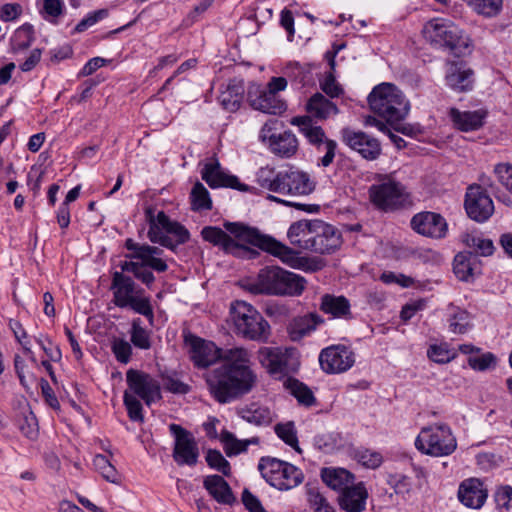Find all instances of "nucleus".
<instances>
[{"label":"nucleus","mask_w":512,"mask_h":512,"mask_svg":"<svg viewBox=\"0 0 512 512\" xmlns=\"http://www.w3.org/2000/svg\"><path fill=\"white\" fill-rule=\"evenodd\" d=\"M223 226L226 231L216 226H205L201 230V236L205 241L220 247L227 254L241 258H253L257 252L241 244L247 243L277 257L292 269L312 273L323 267L320 259L300 256L299 252L269 235L261 234L256 228L240 222H225Z\"/></svg>","instance_id":"f257e3e1"},{"label":"nucleus","mask_w":512,"mask_h":512,"mask_svg":"<svg viewBox=\"0 0 512 512\" xmlns=\"http://www.w3.org/2000/svg\"><path fill=\"white\" fill-rule=\"evenodd\" d=\"M223 360L224 363L207 378L209 390L219 403H227L249 393L257 381L250 367V353L247 349H228L223 354Z\"/></svg>","instance_id":"f03ea898"},{"label":"nucleus","mask_w":512,"mask_h":512,"mask_svg":"<svg viewBox=\"0 0 512 512\" xmlns=\"http://www.w3.org/2000/svg\"><path fill=\"white\" fill-rule=\"evenodd\" d=\"M422 34L431 46L447 51L455 57L471 55L474 50L470 35L448 19L433 18L427 21Z\"/></svg>","instance_id":"7ed1b4c3"},{"label":"nucleus","mask_w":512,"mask_h":512,"mask_svg":"<svg viewBox=\"0 0 512 512\" xmlns=\"http://www.w3.org/2000/svg\"><path fill=\"white\" fill-rule=\"evenodd\" d=\"M125 247L130 251L125 255L130 261L121 262L119 264L121 270L132 273L136 279L147 287H150L155 281V276L151 270L158 273L167 271L168 265L161 257L162 249L148 244L136 243L131 238L126 239Z\"/></svg>","instance_id":"20e7f679"},{"label":"nucleus","mask_w":512,"mask_h":512,"mask_svg":"<svg viewBox=\"0 0 512 512\" xmlns=\"http://www.w3.org/2000/svg\"><path fill=\"white\" fill-rule=\"evenodd\" d=\"M307 285L304 277L279 266L262 268L254 282L248 285L253 294L300 296Z\"/></svg>","instance_id":"39448f33"},{"label":"nucleus","mask_w":512,"mask_h":512,"mask_svg":"<svg viewBox=\"0 0 512 512\" xmlns=\"http://www.w3.org/2000/svg\"><path fill=\"white\" fill-rule=\"evenodd\" d=\"M256 181L263 189L283 195H309L315 189L306 172L293 168L276 171L273 167H262L256 174Z\"/></svg>","instance_id":"423d86ee"},{"label":"nucleus","mask_w":512,"mask_h":512,"mask_svg":"<svg viewBox=\"0 0 512 512\" xmlns=\"http://www.w3.org/2000/svg\"><path fill=\"white\" fill-rule=\"evenodd\" d=\"M229 316L237 336L259 343L268 342L271 326L253 305L235 300L230 304Z\"/></svg>","instance_id":"0eeeda50"},{"label":"nucleus","mask_w":512,"mask_h":512,"mask_svg":"<svg viewBox=\"0 0 512 512\" xmlns=\"http://www.w3.org/2000/svg\"><path fill=\"white\" fill-rule=\"evenodd\" d=\"M368 103L371 110L390 125L401 122L410 109L404 94L390 83L376 86L369 94Z\"/></svg>","instance_id":"6e6552de"},{"label":"nucleus","mask_w":512,"mask_h":512,"mask_svg":"<svg viewBox=\"0 0 512 512\" xmlns=\"http://www.w3.org/2000/svg\"><path fill=\"white\" fill-rule=\"evenodd\" d=\"M111 290L115 306L129 307L136 313L147 317L150 323L153 322L154 313L149 297L145 295L144 289L137 286L134 280L125 275L122 270L112 274Z\"/></svg>","instance_id":"1a4fd4ad"},{"label":"nucleus","mask_w":512,"mask_h":512,"mask_svg":"<svg viewBox=\"0 0 512 512\" xmlns=\"http://www.w3.org/2000/svg\"><path fill=\"white\" fill-rule=\"evenodd\" d=\"M284 77H272L265 88L259 85L249 87L247 100L250 106L260 112L279 115L286 111V102L280 97L279 92L287 87Z\"/></svg>","instance_id":"9d476101"},{"label":"nucleus","mask_w":512,"mask_h":512,"mask_svg":"<svg viewBox=\"0 0 512 512\" xmlns=\"http://www.w3.org/2000/svg\"><path fill=\"white\" fill-rule=\"evenodd\" d=\"M371 202L380 210L395 211L410 204V194L406 187L391 175L379 178L378 182L369 188Z\"/></svg>","instance_id":"9b49d317"},{"label":"nucleus","mask_w":512,"mask_h":512,"mask_svg":"<svg viewBox=\"0 0 512 512\" xmlns=\"http://www.w3.org/2000/svg\"><path fill=\"white\" fill-rule=\"evenodd\" d=\"M415 446L424 454L442 457L456 450L457 441L448 425L439 424L423 428L415 440Z\"/></svg>","instance_id":"f8f14e48"},{"label":"nucleus","mask_w":512,"mask_h":512,"mask_svg":"<svg viewBox=\"0 0 512 512\" xmlns=\"http://www.w3.org/2000/svg\"><path fill=\"white\" fill-rule=\"evenodd\" d=\"M258 469L267 483L279 490L292 489L302 483L304 478L299 468L277 458H261Z\"/></svg>","instance_id":"ddd939ff"},{"label":"nucleus","mask_w":512,"mask_h":512,"mask_svg":"<svg viewBox=\"0 0 512 512\" xmlns=\"http://www.w3.org/2000/svg\"><path fill=\"white\" fill-rule=\"evenodd\" d=\"M292 125L299 128L300 133L307 139V141L320 149L324 146L325 155L320 159L319 164L323 167H328L334 160L337 143L328 139L322 127L314 124L310 116H296L291 119Z\"/></svg>","instance_id":"4468645a"},{"label":"nucleus","mask_w":512,"mask_h":512,"mask_svg":"<svg viewBox=\"0 0 512 512\" xmlns=\"http://www.w3.org/2000/svg\"><path fill=\"white\" fill-rule=\"evenodd\" d=\"M126 391L144 401L147 406L161 399V387L159 381L141 370L129 369L126 372Z\"/></svg>","instance_id":"2eb2a0df"},{"label":"nucleus","mask_w":512,"mask_h":512,"mask_svg":"<svg viewBox=\"0 0 512 512\" xmlns=\"http://www.w3.org/2000/svg\"><path fill=\"white\" fill-rule=\"evenodd\" d=\"M174 436L173 459L179 466H195L199 459V448L193 434L178 424H170Z\"/></svg>","instance_id":"dca6fc26"},{"label":"nucleus","mask_w":512,"mask_h":512,"mask_svg":"<svg viewBox=\"0 0 512 512\" xmlns=\"http://www.w3.org/2000/svg\"><path fill=\"white\" fill-rule=\"evenodd\" d=\"M464 208L468 217L477 223L488 221L495 210L493 200L486 189L476 183L467 187Z\"/></svg>","instance_id":"f3484780"},{"label":"nucleus","mask_w":512,"mask_h":512,"mask_svg":"<svg viewBox=\"0 0 512 512\" xmlns=\"http://www.w3.org/2000/svg\"><path fill=\"white\" fill-rule=\"evenodd\" d=\"M275 122H267L262 126L259 139L268 146L273 154L281 158H290L298 150V140L291 131H284L279 134L274 133L273 124Z\"/></svg>","instance_id":"a211bd4d"},{"label":"nucleus","mask_w":512,"mask_h":512,"mask_svg":"<svg viewBox=\"0 0 512 512\" xmlns=\"http://www.w3.org/2000/svg\"><path fill=\"white\" fill-rule=\"evenodd\" d=\"M355 363L354 352L344 345H332L321 350L319 364L326 374L348 371Z\"/></svg>","instance_id":"6ab92c4d"},{"label":"nucleus","mask_w":512,"mask_h":512,"mask_svg":"<svg viewBox=\"0 0 512 512\" xmlns=\"http://www.w3.org/2000/svg\"><path fill=\"white\" fill-rule=\"evenodd\" d=\"M312 234L311 252L317 254H332L336 252L342 245L341 232L331 224L322 220H314Z\"/></svg>","instance_id":"aec40b11"},{"label":"nucleus","mask_w":512,"mask_h":512,"mask_svg":"<svg viewBox=\"0 0 512 512\" xmlns=\"http://www.w3.org/2000/svg\"><path fill=\"white\" fill-rule=\"evenodd\" d=\"M410 226L417 234L431 239H443L448 233L446 219L441 214L432 211L415 214L411 218Z\"/></svg>","instance_id":"412c9836"},{"label":"nucleus","mask_w":512,"mask_h":512,"mask_svg":"<svg viewBox=\"0 0 512 512\" xmlns=\"http://www.w3.org/2000/svg\"><path fill=\"white\" fill-rule=\"evenodd\" d=\"M341 138L350 149L357 151L366 160H375L381 154L380 142L365 132L343 128Z\"/></svg>","instance_id":"4be33fe9"},{"label":"nucleus","mask_w":512,"mask_h":512,"mask_svg":"<svg viewBox=\"0 0 512 512\" xmlns=\"http://www.w3.org/2000/svg\"><path fill=\"white\" fill-rule=\"evenodd\" d=\"M185 341L190 346V357L198 368H207L218 359H223V354L213 342L205 341L194 335L186 336Z\"/></svg>","instance_id":"5701e85b"},{"label":"nucleus","mask_w":512,"mask_h":512,"mask_svg":"<svg viewBox=\"0 0 512 512\" xmlns=\"http://www.w3.org/2000/svg\"><path fill=\"white\" fill-rule=\"evenodd\" d=\"M457 498L467 508L480 509L488 498V490L480 479L468 478L459 484Z\"/></svg>","instance_id":"b1692460"},{"label":"nucleus","mask_w":512,"mask_h":512,"mask_svg":"<svg viewBox=\"0 0 512 512\" xmlns=\"http://www.w3.org/2000/svg\"><path fill=\"white\" fill-rule=\"evenodd\" d=\"M201 176L211 188L228 187L239 191L250 190L236 176L225 173L217 161L205 164Z\"/></svg>","instance_id":"393cba45"},{"label":"nucleus","mask_w":512,"mask_h":512,"mask_svg":"<svg viewBox=\"0 0 512 512\" xmlns=\"http://www.w3.org/2000/svg\"><path fill=\"white\" fill-rule=\"evenodd\" d=\"M474 72L467 65L460 61H449L446 67L445 81L453 90L466 92L473 88Z\"/></svg>","instance_id":"a878e982"},{"label":"nucleus","mask_w":512,"mask_h":512,"mask_svg":"<svg viewBox=\"0 0 512 512\" xmlns=\"http://www.w3.org/2000/svg\"><path fill=\"white\" fill-rule=\"evenodd\" d=\"M368 492L362 482L344 489L339 497V506L345 512H363L366 507Z\"/></svg>","instance_id":"bb28decb"},{"label":"nucleus","mask_w":512,"mask_h":512,"mask_svg":"<svg viewBox=\"0 0 512 512\" xmlns=\"http://www.w3.org/2000/svg\"><path fill=\"white\" fill-rule=\"evenodd\" d=\"M487 115L488 112L485 109L460 111L457 108H451L449 111L453 125L462 132L476 131L483 127Z\"/></svg>","instance_id":"cd10ccee"},{"label":"nucleus","mask_w":512,"mask_h":512,"mask_svg":"<svg viewBox=\"0 0 512 512\" xmlns=\"http://www.w3.org/2000/svg\"><path fill=\"white\" fill-rule=\"evenodd\" d=\"M324 323V319L317 313H308L293 318L287 326L290 339L294 342L310 335L316 328Z\"/></svg>","instance_id":"c85d7f7f"},{"label":"nucleus","mask_w":512,"mask_h":512,"mask_svg":"<svg viewBox=\"0 0 512 512\" xmlns=\"http://www.w3.org/2000/svg\"><path fill=\"white\" fill-rule=\"evenodd\" d=\"M319 309L323 313L330 315L332 318L343 319L346 321L353 319L350 301L342 295H322Z\"/></svg>","instance_id":"c756f323"},{"label":"nucleus","mask_w":512,"mask_h":512,"mask_svg":"<svg viewBox=\"0 0 512 512\" xmlns=\"http://www.w3.org/2000/svg\"><path fill=\"white\" fill-rule=\"evenodd\" d=\"M203 486L209 495L220 504L232 505L236 501L228 482L220 475L206 476Z\"/></svg>","instance_id":"7c9ffc66"},{"label":"nucleus","mask_w":512,"mask_h":512,"mask_svg":"<svg viewBox=\"0 0 512 512\" xmlns=\"http://www.w3.org/2000/svg\"><path fill=\"white\" fill-rule=\"evenodd\" d=\"M314 220H300L291 224L287 231L290 244L311 252Z\"/></svg>","instance_id":"2f4dec72"},{"label":"nucleus","mask_w":512,"mask_h":512,"mask_svg":"<svg viewBox=\"0 0 512 512\" xmlns=\"http://www.w3.org/2000/svg\"><path fill=\"white\" fill-rule=\"evenodd\" d=\"M258 360L271 375L283 374L287 369V356L280 348H260L258 351Z\"/></svg>","instance_id":"473e14b6"},{"label":"nucleus","mask_w":512,"mask_h":512,"mask_svg":"<svg viewBox=\"0 0 512 512\" xmlns=\"http://www.w3.org/2000/svg\"><path fill=\"white\" fill-rule=\"evenodd\" d=\"M306 112L308 113L307 116H310L312 120H325L331 115H336L338 108L332 101L317 92L307 101Z\"/></svg>","instance_id":"72a5a7b5"},{"label":"nucleus","mask_w":512,"mask_h":512,"mask_svg":"<svg viewBox=\"0 0 512 512\" xmlns=\"http://www.w3.org/2000/svg\"><path fill=\"white\" fill-rule=\"evenodd\" d=\"M322 481L331 489L342 492L354 482V475L344 468H323Z\"/></svg>","instance_id":"f704fd0d"},{"label":"nucleus","mask_w":512,"mask_h":512,"mask_svg":"<svg viewBox=\"0 0 512 512\" xmlns=\"http://www.w3.org/2000/svg\"><path fill=\"white\" fill-rule=\"evenodd\" d=\"M238 415L256 426H268L273 421V413L268 407L252 403L238 411Z\"/></svg>","instance_id":"c9c22d12"},{"label":"nucleus","mask_w":512,"mask_h":512,"mask_svg":"<svg viewBox=\"0 0 512 512\" xmlns=\"http://www.w3.org/2000/svg\"><path fill=\"white\" fill-rule=\"evenodd\" d=\"M284 386L297 399L300 405L311 407L316 404V398L312 390L298 379L288 378L284 382Z\"/></svg>","instance_id":"e433bc0d"},{"label":"nucleus","mask_w":512,"mask_h":512,"mask_svg":"<svg viewBox=\"0 0 512 512\" xmlns=\"http://www.w3.org/2000/svg\"><path fill=\"white\" fill-rule=\"evenodd\" d=\"M243 93L244 90L242 86L229 84L226 89L220 93L218 101L225 110L235 112L240 108Z\"/></svg>","instance_id":"4c0bfd02"},{"label":"nucleus","mask_w":512,"mask_h":512,"mask_svg":"<svg viewBox=\"0 0 512 512\" xmlns=\"http://www.w3.org/2000/svg\"><path fill=\"white\" fill-rule=\"evenodd\" d=\"M221 441L224 444L227 456L231 457L245 452L250 444H258L259 438L253 437L251 439L238 440L231 432L223 431L221 433Z\"/></svg>","instance_id":"58836bf2"},{"label":"nucleus","mask_w":512,"mask_h":512,"mask_svg":"<svg viewBox=\"0 0 512 512\" xmlns=\"http://www.w3.org/2000/svg\"><path fill=\"white\" fill-rule=\"evenodd\" d=\"M464 244L472 250V254L480 256H491L494 253L495 247L493 241L488 238H483L479 235L465 234L463 236Z\"/></svg>","instance_id":"ea45409f"},{"label":"nucleus","mask_w":512,"mask_h":512,"mask_svg":"<svg viewBox=\"0 0 512 512\" xmlns=\"http://www.w3.org/2000/svg\"><path fill=\"white\" fill-rule=\"evenodd\" d=\"M449 331L454 334H464L471 327V315L466 310L453 308L448 318Z\"/></svg>","instance_id":"a19ab883"},{"label":"nucleus","mask_w":512,"mask_h":512,"mask_svg":"<svg viewBox=\"0 0 512 512\" xmlns=\"http://www.w3.org/2000/svg\"><path fill=\"white\" fill-rule=\"evenodd\" d=\"M472 260H475L472 253H458L453 262V271L461 281H469L474 276Z\"/></svg>","instance_id":"79ce46f5"},{"label":"nucleus","mask_w":512,"mask_h":512,"mask_svg":"<svg viewBox=\"0 0 512 512\" xmlns=\"http://www.w3.org/2000/svg\"><path fill=\"white\" fill-rule=\"evenodd\" d=\"M458 351L451 348L447 343L431 345L427 350L428 358L438 364H446L454 360Z\"/></svg>","instance_id":"37998d69"},{"label":"nucleus","mask_w":512,"mask_h":512,"mask_svg":"<svg viewBox=\"0 0 512 512\" xmlns=\"http://www.w3.org/2000/svg\"><path fill=\"white\" fill-rule=\"evenodd\" d=\"M476 13L493 17L500 13L503 0H463Z\"/></svg>","instance_id":"c03bdc74"},{"label":"nucleus","mask_w":512,"mask_h":512,"mask_svg":"<svg viewBox=\"0 0 512 512\" xmlns=\"http://www.w3.org/2000/svg\"><path fill=\"white\" fill-rule=\"evenodd\" d=\"M191 207L195 211L210 210L212 208V201L208 190L201 182H196L192 188L191 194Z\"/></svg>","instance_id":"a18cd8bd"},{"label":"nucleus","mask_w":512,"mask_h":512,"mask_svg":"<svg viewBox=\"0 0 512 512\" xmlns=\"http://www.w3.org/2000/svg\"><path fill=\"white\" fill-rule=\"evenodd\" d=\"M17 425L22 434L29 438L35 439L38 435L37 419L33 412L27 408L24 409L17 419Z\"/></svg>","instance_id":"49530a36"},{"label":"nucleus","mask_w":512,"mask_h":512,"mask_svg":"<svg viewBox=\"0 0 512 512\" xmlns=\"http://www.w3.org/2000/svg\"><path fill=\"white\" fill-rule=\"evenodd\" d=\"M34 41L33 27L29 24H24L19 27L12 38V47L15 51L27 49Z\"/></svg>","instance_id":"de8ad7c7"},{"label":"nucleus","mask_w":512,"mask_h":512,"mask_svg":"<svg viewBox=\"0 0 512 512\" xmlns=\"http://www.w3.org/2000/svg\"><path fill=\"white\" fill-rule=\"evenodd\" d=\"M43 5L40 13L42 17L51 23H57L65 10L64 0H42Z\"/></svg>","instance_id":"09e8293b"},{"label":"nucleus","mask_w":512,"mask_h":512,"mask_svg":"<svg viewBox=\"0 0 512 512\" xmlns=\"http://www.w3.org/2000/svg\"><path fill=\"white\" fill-rule=\"evenodd\" d=\"M93 465L105 480L111 483L119 482L117 470L104 455H96L93 459Z\"/></svg>","instance_id":"8fccbe9b"},{"label":"nucleus","mask_w":512,"mask_h":512,"mask_svg":"<svg viewBox=\"0 0 512 512\" xmlns=\"http://www.w3.org/2000/svg\"><path fill=\"white\" fill-rule=\"evenodd\" d=\"M131 342L139 349L147 350L151 347L150 335L141 326V320L139 318L132 322Z\"/></svg>","instance_id":"3c124183"},{"label":"nucleus","mask_w":512,"mask_h":512,"mask_svg":"<svg viewBox=\"0 0 512 512\" xmlns=\"http://www.w3.org/2000/svg\"><path fill=\"white\" fill-rule=\"evenodd\" d=\"M123 402L130 420L142 423L144 421L143 408L138 398L130 392L125 391L123 395Z\"/></svg>","instance_id":"603ef678"},{"label":"nucleus","mask_w":512,"mask_h":512,"mask_svg":"<svg viewBox=\"0 0 512 512\" xmlns=\"http://www.w3.org/2000/svg\"><path fill=\"white\" fill-rule=\"evenodd\" d=\"M206 462L210 468L221 472L224 476H229L231 474L230 463L218 450H208L206 454Z\"/></svg>","instance_id":"864d4df0"},{"label":"nucleus","mask_w":512,"mask_h":512,"mask_svg":"<svg viewBox=\"0 0 512 512\" xmlns=\"http://www.w3.org/2000/svg\"><path fill=\"white\" fill-rule=\"evenodd\" d=\"M355 459L364 467L369 469L378 468L382 462L383 457L379 452L369 449H359L355 452Z\"/></svg>","instance_id":"5fc2aeb1"},{"label":"nucleus","mask_w":512,"mask_h":512,"mask_svg":"<svg viewBox=\"0 0 512 512\" xmlns=\"http://www.w3.org/2000/svg\"><path fill=\"white\" fill-rule=\"evenodd\" d=\"M308 503L314 512H336L333 505L318 490H309Z\"/></svg>","instance_id":"6e6d98bb"},{"label":"nucleus","mask_w":512,"mask_h":512,"mask_svg":"<svg viewBox=\"0 0 512 512\" xmlns=\"http://www.w3.org/2000/svg\"><path fill=\"white\" fill-rule=\"evenodd\" d=\"M111 349L117 361L127 364L131 359L132 347L129 342L121 338L112 341Z\"/></svg>","instance_id":"4d7b16f0"},{"label":"nucleus","mask_w":512,"mask_h":512,"mask_svg":"<svg viewBox=\"0 0 512 512\" xmlns=\"http://www.w3.org/2000/svg\"><path fill=\"white\" fill-rule=\"evenodd\" d=\"M496 364V356L491 352H486L480 356H470L468 365L476 371H485Z\"/></svg>","instance_id":"13d9d810"},{"label":"nucleus","mask_w":512,"mask_h":512,"mask_svg":"<svg viewBox=\"0 0 512 512\" xmlns=\"http://www.w3.org/2000/svg\"><path fill=\"white\" fill-rule=\"evenodd\" d=\"M275 433L287 445L295 448L298 444V438L293 423L277 424Z\"/></svg>","instance_id":"bf43d9fd"},{"label":"nucleus","mask_w":512,"mask_h":512,"mask_svg":"<svg viewBox=\"0 0 512 512\" xmlns=\"http://www.w3.org/2000/svg\"><path fill=\"white\" fill-rule=\"evenodd\" d=\"M498 181L512 194V164L498 163L494 167Z\"/></svg>","instance_id":"052dcab7"},{"label":"nucleus","mask_w":512,"mask_h":512,"mask_svg":"<svg viewBox=\"0 0 512 512\" xmlns=\"http://www.w3.org/2000/svg\"><path fill=\"white\" fill-rule=\"evenodd\" d=\"M495 502L498 509L509 511L512 508V487L504 485L495 492Z\"/></svg>","instance_id":"680f3d73"},{"label":"nucleus","mask_w":512,"mask_h":512,"mask_svg":"<svg viewBox=\"0 0 512 512\" xmlns=\"http://www.w3.org/2000/svg\"><path fill=\"white\" fill-rule=\"evenodd\" d=\"M164 389L173 394H187L191 387L174 376L163 377Z\"/></svg>","instance_id":"e2e57ef3"},{"label":"nucleus","mask_w":512,"mask_h":512,"mask_svg":"<svg viewBox=\"0 0 512 512\" xmlns=\"http://www.w3.org/2000/svg\"><path fill=\"white\" fill-rule=\"evenodd\" d=\"M322 91L331 98L339 97L343 93L342 87L337 83L332 74H328L320 83Z\"/></svg>","instance_id":"0e129e2a"},{"label":"nucleus","mask_w":512,"mask_h":512,"mask_svg":"<svg viewBox=\"0 0 512 512\" xmlns=\"http://www.w3.org/2000/svg\"><path fill=\"white\" fill-rule=\"evenodd\" d=\"M166 233L172 234L175 237L176 244H184L190 238L189 231L179 222L172 221L165 230Z\"/></svg>","instance_id":"69168bd1"},{"label":"nucleus","mask_w":512,"mask_h":512,"mask_svg":"<svg viewBox=\"0 0 512 512\" xmlns=\"http://www.w3.org/2000/svg\"><path fill=\"white\" fill-rule=\"evenodd\" d=\"M22 13V6L18 3H6L0 7V19L10 22L17 19Z\"/></svg>","instance_id":"338daca9"},{"label":"nucleus","mask_w":512,"mask_h":512,"mask_svg":"<svg viewBox=\"0 0 512 512\" xmlns=\"http://www.w3.org/2000/svg\"><path fill=\"white\" fill-rule=\"evenodd\" d=\"M242 502L250 512H267L261 505L259 499L248 489H244L242 493Z\"/></svg>","instance_id":"774afa93"}]
</instances>
